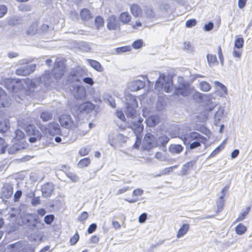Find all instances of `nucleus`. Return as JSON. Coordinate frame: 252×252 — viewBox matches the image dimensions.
<instances>
[{
  "mask_svg": "<svg viewBox=\"0 0 252 252\" xmlns=\"http://www.w3.org/2000/svg\"><path fill=\"white\" fill-rule=\"evenodd\" d=\"M180 138L186 145H188L190 149L192 150L201 146V143H204L206 138L197 132L181 134Z\"/></svg>",
  "mask_w": 252,
  "mask_h": 252,
  "instance_id": "obj_1",
  "label": "nucleus"
},
{
  "mask_svg": "<svg viewBox=\"0 0 252 252\" xmlns=\"http://www.w3.org/2000/svg\"><path fill=\"white\" fill-rule=\"evenodd\" d=\"M173 88L172 80L169 77H166L164 74H160L156 82L155 89L160 92L162 89L166 93L171 92Z\"/></svg>",
  "mask_w": 252,
  "mask_h": 252,
  "instance_id": "obj_2",
  "label": "nucleus"
},
{
  "mask_svg": "<svg viewBox=\"0 0 252 252\" xmlns=\"http://www.w3.org/2000/svg\"><path fill=\"white\" fill-rule=\"evenodd\" d=\"M22 223L30 229H34L39 222L37 216L33 214L27 213L21 216Z\"/></svg>",
  "mask_w": 252,
  "mask_h": 252,
  "instance_id": "obj_3",
  "label": "nucleus"
},
{
  "mask_svg": "<svg viewBox=\"0 0 252 252\" xmlns=\"http://www.w3.org/2000/svg\"><path fill=\"white\" fill-rule=\"evenodd\" d=\"M77 120L74 117L73 120L69 115L63 114L59 119V122L62 126L67 128L71 129L77 126Z\"/></svg>",
  "mask_w": 252,
  "mask_h": 252,
  "instance_id": "obj_4",
  "label": "nucleus"
},
{
  "mask_svg": "<svg viewBox=\"0 0 252 252\" xmlns=\"http://www.w3.org/2000/svg\"><path fill=\"white\" fill-rule=\"evenodd\" d=\"M125 142V137L121 133L115 134L113 132H110L108 135V142L114 148H115L117 145H121Z\"/></svg>",
  "mask_w": 252,
  "mask_h": 252,
  "instance_id": "obj_5",
  "label": "nucleus"
},
{
  "mask_svg": "<svg viewBox=\"0 0 252 252\" xmlns=\"http://www.w3.org/2000/svg\"><path fill=\"white\" fill-rule=\"evenodd\" d=\"M65 72V66L63 62L58 60L55 61L53 70L54 77L58 79L61 78L64 74Z\"/></svg>",
  "mask_w": 252,
  "mask_h": 252,
  "instance_id": "obj_6",
  "label": "nucleus"
},
{
  "mask_svg": "<svg viewBox=\"0 0 252 252\" xmlns=\"http://www.w3.org/2000/svg\"><path fill=\"white\" fill-rule=\"evenodd\" d=\"M194 88L190 84L184 86H177L175 89V94L177 95L187 96L193 93Z\"/></svg>",
  "mask_w": 252,
  "mask_h": 252,
  "instance_id": "obj_7",
  "label": "nucleus"
},
{
  "mask_svg": "<svg viewBox=\"0 0 252 252\" xmlns=\"http://www.w3.org/2000/svg\"><path fill=\"white\" fill-rule=\"evenodd\" d=\"M143 144L145 150H150L156 146V140L155 136L151 133H147L144 138Z\"/></svg>",
  "mask_w": 252,
  "mask_h": 252,
  "instance_id": "obj_8",
  "label": "nucleus"
},
{
  "mask_svg": "<svg viewBox=\"0 0 252 252\" xmlns=\"http://www.w3.org/2000/svg\"><path fill=\"white\" fill-rule=\"evenodd\" d=\"M35 64L21 66L16 70V73L18 75L27 76L33 72L35 70Z\"/></svg>",
  "mask_w": 252,
  "mask_h": 252,
  "instance_id": "obj_9",
  "label": "nucleus"
},
{
  "mask_svg": "<svg viewBox=\"0 0 252 252\" xmlns=\"http://www.w3.org/2000/svg\"><path fill=\"white\" fill-rule=\"evenodd\" d=\"M120 23L116 16L112 15L107 19V28L109 30H117L120 29Z\"/></svg>",
  "mask_w": 252,
  "mask_h": 252,
  "instance_id": "obj_10",
  "label": "nucleus"
},
{
  "mask_svg": "<svg viewBox=\"0 0 252 252\" xmlns=\"http://www.w3.org/2000/svg\"><path fill=\"white\" fill-rule=\"evenodd\" d=\"M4 84L6 89L10 92H16L19 82L18 80L13 78H7L4 80Z\"/></svg>",
  "mask_w": 252,
  "mask_h": 252,
  "instance_id": "obj_11",
  "label": "nucleus"
},
{
  "mask_svg": "<svg viewBox=\"0 0 252 252\" xmlns=\"http://www.w3.org/2000/svg\"><path fill=\"white\" fill-rule=\"evenodd\" d=\"M61 129L60 126L56 123H51L47 128H45V134H48L50 135L54 136L55 135L60 134Z\"/></svg>",
  "mask_w": 252,
  "mask_h": 252,
  "instance_id": "obj_12",
  "label": "nucleus"
},
{
  "mask_svg": "<svg viewBox=\"0 0 252 252\" xmlns=\"http://www.w3.org/2000/svg\"><path fill=\"white\" fill-rule=\"evenodd\" d=\"M54 191V185L52 183H47L42 186L41 191L43 197H50Z\"/></svg>",
  "mask_w": 252,
  "mask_h": 252,
  "instance_id": "obj_13",
  "label": "nucleus"
},
{
  "mask_svg": "<svg viewBox=\"0 0 252 252\" xmlns=\"http://www.w3.org/2000/svg\"><path fill=\"white\" fill-rule=\"evenodd\" d=\"M142 122L143 120L141 118H139L137 120H134L132 122L131 127L135 135H140L143 130L144 126Z\"/></svg>",
  "mask_w": 252,
  "mask_h": 252,
  "instance_id": "obj_14",
  "label": "nucleus"
},
{
  "mask_svg": "<svg viewBox=\"0 0 252 252\" xmlns=\"http://www.w3.org/2000/svg\"><path fill=\"white\" fill-rule=\"evenodd\" d=\"M145 86V83L144 81L137 79L129 83L128 88L132 92H136L143 89Z\"/></svg>",
  "mask_w": 252,
  "mask_h": 252,
  "instance_id": "obj_15",
  "label": "nucleus"
},
{
  "mask_svg": "<svg viewBox=\"0 0 252 252\" xmlns=\"http://www.w3.org/2000/svg\"><path fill=\"white\" fill-rule=\"evenodd\" d=\"M94 105L92 103L86 102L80 104L78 109L81 113H89L94 109Z\"/></svg>",
  "mask_w": 252,
  "mask_h": 252,
  "instance_id": "obj_16",
  "label": "nucleus"
},
{
  "mask_svg": "<svg viewBox=\"0 0 252 252\" xmlns=\"http://www.w3.org/2000/svg\"><path fill=\"white\" fill-rule=\"evenodd\" d=\"M227 191L226 187H224L221 191V195L220 196L219 199L217 200L216 204L217 206V212H220L222 211L223 209L224 205V197L225 195V192Z\"/></svg>",
  "mask_w": 252,
  "mask_h": 252,
  "instance_id": "obj_17",
  "label": "nucleus"
},
{
  "mask_svg": "<svg viewBox=\"0 0 252 252\" xmlns=\"http://www.w3.org/2000/svg\"><path fill=\"white\" fill-rule=\"evenodd\" d=\"M25 143L23 142H20V143H16L13 144L8 150L9 154H14L18 151L25 149Z\"/></svg>",
  "mask_w": 252,
  "mask_h": 252,
  "instance_id": "obj_18",
  "label": "nucleus"
},
{
  "mask_svg": "<svg viewBox=\"0 0 252 252\" xmlns=\"http://www.w3.org/2000/svg\"><path fill=\"white\" fill-rule=\"evenodd\" d=\"M74 95L76 99H83L86 95V90L84 87L81 86H76L74 88Z\"/></svg>",
  "mask_w": 252,
  "mask_h": 252,
  "instance_id": "obj_19",
  "label": "nucleus"
},
{
  "mask_svg": "<svg viewBox=\"0 0 252 252\" xmlns=\"http://www.w3.org/2000/svg\"><path fill=\"white\" fill-rule=\"evenodd\" d=\"M130 11L135 17H139L141 16L142 14V10L137 4H133L130 6Z\"/></svg>",
  "mask_w": 252,
  "mask_h": 252,
  "instance_id": "obj_20",
  "label": "nucleus"
},
{
  "mask_svg": "<svg viewBox=\"0 0 252 252\" xmlns=\"http://www.w3.org/2000/svg\"><path fill=\"white\" fill-rule=\"evenodd\" d=\"M126 106H138L137 100L134 96L130 94L126 95Z\"/></svg>",
  "mask_w": 252,
  "mask_h": 252,
  "instance_id": "obj_21",
  "label": "nucleus"
},
{
  "mask_svg": "<svg viewBox=\"0 0 252 252\" xmlns=\"http://www.w3.org/2000/svg\"><path fill=\"white\" fill-rule=\"evenodd\" d=\"M159 121V118L158 115H152L146 119L147 125L150 127H153L157 125Z\"/></svg>",
  "mask_w": 252,
  "mask_h": 252,
  "instance_id": "obj_22",
  "label": "nucleus"
},
{
  "mask_svg": "<svg viewBox=\"0 0 252 252\" xmlns=\"http://www.w3.org/2000/svg\"><path fill=\"white\" fill-rule=\"evenodd\" d=\"M86 62L91 67L97 71L102 72L103 70L102 66L97 61L92 59H87Z\"/></svg>",
  "mask_w": 252,
  "mask_h": 252,
  "instance_id": "obj_23",
  "label": "nucleus"
},
{
  "mask_svg": "<svg viewBox=\"0 0 252 252\" xmlns=\"http://www.w3.org/2000/svg\"><path fill=\"white\" fill-rule=\"evenodd\" d=\"M80 16L82 20L84 21H88L93 18L90 10L86 8L83 9L81 10Z\"/></svg>",
  "mask_w": 252,
  "mask_h": 252,
  "instance_id": "obj_24",
  "label": "nucleus"
},
{
  "mask_svg": "<svg viewBox=\"0 0 252 252\" xmlns=\"http://www.w3.org/2000/svg\"><path fill=\"white\" fill-rule=\"evenodd\" d=\"M13 194V187L10 185L5 186L2 189V194L6 198H9Z\"/></svg>",
  "mask_w": 252,
  "mask_h": 252,
  "instance_id": "obj_25",
  "label": "nucleus"
},
{
  "mask_svg": "<svg viewBox=\"0 0 252 252\" xmlns=\"http://www.w3.org/2000/svg\"><path fill=\"white\" fill-rule=\"evenodd\" d=\"M183 147L180 144H171L169 147V151L173 154H178L183 150Z\"/></svg>",
  "mask_w": 252,
  "mask_h": 252,
  "instance_id": "obj_26",
  "label": "nucleus"
},
{
  "mask_svg": "<svg viewBox=\"0 0 252 252\" xmlns=\"http://www.w3.org/2000/svg\"><path fill=\"white\" fill-rule=\"evenodd\" d=\"M189 225L188 223L184 224L179 229L176 237L178 238L183 237L189 231Z\"/></svg>",
  "mask_w": 252,
  "mask_h": 252,
  "instance_id": "obj_27",
  "label": "nucleus"
},
{
  "mask_svg": "<svg viewBox=\"0 0 252 252\" xmlns=\"http://www.w3.org/2000/svg\"><path fill=\"white\" fill-rule=\"evenodd\" d=\"M25 131L27 135L29 136L34 135V134L36 133H41L38 129L35 127V126L33 124H29L27 125L25 127Z\"/></svg>",
  "mask_w": 252,
  "mask_h": 252,
  "instance_id": "obj_28",
  "label": "nucleus"
},
{
  "mask_svg": "<svg viewBox=\"0 0 252 252\" xmlns=\"http://www.w3.org/2000/svg\"><path fill=\"white\" fill-rule=\"evenodd\" d=\"M131 17L127 12H124L119 16V21L123 24H128L131 20Z\"/></svg>",
  "mask_w": 252,
  "mask_h": 252,
  "instance_id": "obj_29",
  "label": "nucleus"
},
{
  "mask_svg": "<svg viewBox=\"0 0 252 252\" xmlns=\"http://www.w3.org/2000/svg\"><path fill=\"white\" fill-rule=\"evenodd\" d=\"M169 141V138L167 136H161L156 140V147H164Z\"/></svg>",
  "mask_w": 252,
  "mask_h": 252,
  "instance_id": "obj_30",
  "label": "nucleus"
},
{
  "mask_svg": "<svg viewBox=\"0 0 252 252\" xmlns=\"http://www.w3.org/2000/svg\"><path fill=\"white\" fill-rule=\"evenodd\" d=\"M224 116V109L223 108L220 107L218 110L215 114V124L218 126L221 120V118Z\"/></svg>",
  "mask_w": 252,
  "mask_h": 252,
  "instance_id": "obj_31",
  "label": "nucleus"
},
{
  "mask_svg": "<svg viewBox=\"0 0 252 252\" xmlns=\"http://www.w3.org/2000/svg\"><path fill=\"white\" fill-rule=\"evenodd\" d=\"M138 106H126L125 113L126 115L129 117H133L136 114V111L135 108Z\"/></svg>",
  "mask_w": 252,
  "mask_h": 252,
  "instance_id": "obj_32",
  "label": "nucleus"
},
{
  "mask_svg": "<svg viewBox=\"0 0 252 252\" xmlns=\"http://www.w3.org/2000/svg\"><path fill=\"white\" fill-rule=\"evenodd\" d=\"M207 62L209 66L212 67L215 64H217L218 62L217 61V57L216 55L212 54H208L207 55Z\"/></svg>",
  "mask_w": 252,
  "mask_h": 252,
  "instance_id": "obj_33",
  "label": "nucleus"
},
{
  "mask_svg": "<svg viewBox=\"0 0 252 252\" xmlns=\"http://www.w3.org/2000/svg\"><path fill=\"white\" fill-rule=\"evenodd\" d=\"M178 167V165H175L171 167H167L165 168H164L163 170L161 171L159 174H157L156 175V177H160L162 175H164L166 174H169L171 172H172L174 169L177 168Z\"/></svg>",
  "mask_w": 252,
  "mask_h": 252,
  "instance_id": "obj_34",
  "label": "nucleus"
},
{
  "mask_svg": "<svg viewBox=\"0 0 252 252\" xmlns=\"http://www.w3.org/2000/svg\"><path fill=\"white\" fill-rule=\"evenodd\" d=\"M9 123L6 121L3 120L0 122V132L2 134L5 133L9 128Z\"/></svg>",
  "mask_w": 252,
  "mask_h": 252,
  "instance_id": "obj_35",
  "label": "nucleus"
},
{
  "mask_svg": "<svg viewBox=\"0 0 252 252\" xmlns=\"http://www.w3.org/2000/svg\"><path fill=\"white\" fill-rule=\"evenodd\" d=\"M25 136L26 135L24 132L21 130L18 129L15 131V136L14 137V139L16 141H21V142H23L22 141L24 139Z\"/></svg>",
  "mask_w": 252,
  "mask_h": 252,
  "instance_id": "obj_36",
  "label": "nucleus"
},
{
  "mask_svg": "<svg viewBox=\"0 0 252 252\" xmlns=\"http://www.w3.org/2000/svg\"><path fill=\"white\" fill-rule=\"evenodd\" d=\"M29 197L32 198L31 200V204L32 206H36L40 204V200L39 196L35 197L34 192H32L29 194Z\"/></svg>",
  "mask_w": 252,
  "mask_h": 252,
  "instance_id": "obj_37",
  "label": "nucleus"
},
{
  "mask_svg": "<svg viewBox=\"0 0 252 252\" xmlns=\"http://www.w3.org/2000/svg\"><path fill=\"white\" fill-rule=\"evenodd\" d=\"M247 230V227L242 223H239L235 227V231L238 235L243 234Z\"/></svg>",
  "mask_w": 252,
  "mask_h": 252,
  "instance_id": "obj_38",
  "label": "nucleus"
},
{
  "mask_svg": "<svg viewBox=\"0 0 252 252\" xmlns=\"http://www.w3.org/2000/svg\"><path fill=\"white\" fill-rule=\"evenodd\" d=\"M52 118V114L48 111H43L40 114V118L44 122L51 120Z\"/></svg>",
  "mask_w": 252,
  "mask_h": 252,
  "instance_id": "obj_39",
  "label": "nucleus"
},
{
  "mask_svg": "<svg viewBox=\"0 0 252 252\" xmlns=\"http://www.w3.org/2000/svg\"><path fill=\"white\" fill-rule=\"evenodd\" d=\"M38 25L36 22L33 23L29 27L27 33L30 35L35 34L37 31Z\"/></svg>",
  "mask_w": 252,
  "mask_h": 252,
  "instance_id": "obj_40",
  "label": "nucleus"
},
{
  "mask_svg": "<svg viewBox=\"0 0 252 252\" xmlns=\"http://www.w3.org/2000/svg\"><path fill=\"white\" fill-rule=\"evenodd\" d=\"M144 14L146 15L147 17L149 19H151L155 17V13L150 7H145L144 9Z\"/></svg>",
  "mask_w": 252,
  "mask_h": 252,
  "instance_id": "obj_41",
  "label": "nucleus"
},
{
  "mask_svg": "<svg viewBox=\"0 0 252 252\" xmlns=\"http://www.w3.org/2000/svg\"><path fill=\"white\" fill-rule=\"evenodd\" d=\"M154 157L160 161H165L167 159V156L166 154L161 152H157L155 154Z\"/></svg>",
  "mask_w": 252,
  "mask_h": 252,
  "instance_id": "obj_42",
  "label": "nucleus"
},
{
  "mask_svg": "<svg viewBox=\"0 0 252 252\" xmlns=\"http://www.w3.org/2000/svg\"><path fill=\"white\" fill-rule=\"evenodd\" d=\"M200 89L204 92H208L210 90L211 87L210 84L205 81H201L199 83Z\"/></svg>",
  "mask_w": 252,
  "mask_h": 252,
  "instance_id": "obj_43",
  "label": "nucleus"
},
{
  "mask_svg": "<svg viewBox=\"0 0 252 252\" xmlns=\"http://www.w3.org/2000/svg\"><path fill=\"white\" fill-rule=\"evenodd\" d=\"M82 71L80 68L72 69L70 72V75L73 77H80L82 75Z\"/></svg>",
  "mask_w": 252,
  "mask_h": 252,
  "instance_id": "obj_44",
  "label": "nucleus"
},
{
  "mask_svg": "<svg viewBox=\"0 0 252 252\" xmlns=\"http://www.w3.org/2000/svg\"><path fill=\"white\" fill-rule=\"evenodd\" d=\"M90 163L89 158H84L80 160L78 163V166L80 168H84L88 166Z\"/></svg>",
  "mask_w": 252,
  "mask_h": 252,
  "instance_id": "obj_45",
  "label": "nucleus"
},
{
  "mask_svg": "<svg viewBox=\"0 0 252 252\" xmlns=\"http://www.w3.org/2000/svg\"><path fill=\"white\" fill-rule=\"evenodd\" d=\"M251 210V207H248L246 210L244 211V212L241 213L238 217V218H237V221H242L243 220L245 219V217L248 215V214H249L250 211Z\"/></svg>",
  "mask_w": 252,
  "mask_h": 252,
  "instance_id": "obj_46",
  "label": "nucleus"
},
{
  "mask_svg": "<svg viewBox=\"0 0 252 252\" xmlns=\"http://www.w3.org/2000/svg\"><path fill=\"white\" fill-rule=\"evenodd\" d=\"M55 219V216L53 214L47 215L44 217V221L46 224L50 225Z\"/></svg>",
  "mask_w": 252,
  "mask_h": 252,
  "instance_id": "obj_47",
  "label": "nucleus"
},
{
  "mask_svg": "<svg viewBox=\"0 0 252 252\" xmlns=\"http://www.w3.org/2000/svg\"><path fill=\"white\" fill-rule=\"evenodd\" d=\"M20 22V19L17 17H12L10 18L8 21L9 25L13 26L18 25Z\"/></svg>",
  "mask_w": 252,
  "mask_h": 252,
  "instance_id": "obj_48",
  "label": "nucleus"
},
{
  "mask_svg": "<svg viewBox=\"0 0 252 252\" xmlns=\"http://www.w3.org/2000/svg\"><path fill=\"white\" fill-rule=\"evenodd\" d=\"M65 174L66 176L73 182H76L79 180L78 176L72 172H65Z\"/></svg>",
  "mask_w": 252,
  "mask_h": 252,
  "instance_id": "obj_49",
  "label": "nucleus"
},
{
  "mask_svg": "<svg viewBox=\"0 0 252 252\" xmlns=\"http://www.w3.org/2000/svg\"><path fill=\"white\" fill-rule=\"evenodd\" d=\"M244 45V39L243 38H237L234 43L235 47L240 49L243 47Z\"/></svg>",
  "mask_w": 252,
  "mask_h": 252,
  "instance_id": "obj_50",
  "label": "nucleus"
},
{
  "mask_svg": "<svg viewBox=\"0 0 252 252\" xmlns=\"http://www.w3.org/2000/svg\"><path fill=\"white\" fill-rule=\"evenodd\" d=\"M7 144L4 140L0 137V154H4L6 151Z\"/></svg>",
  "mask_w": 252,
  "mask_h": 252,
  "instance_id": "obj_51",
  "label": "nucleus"
},
{
  "mask_svg": "<svg viewBox=\"0 0 252 252\" xmlns=\"http://www.w3.org/2000/svg\"><path fill=\"white\" fill-rule=\"evenodd\" d=\"M95 26L98 29L100 27L103 25L104 20L100 16H97L95 19Z\"/></svg>",
  "mask_w": 252,
  "mask_h": 252,
  "instance_id": "obj_52",
  "label": "nucleus"
},
{
  "mask_svg": "<svg viewBox=\"0 0 252 252\" xmlns=\"http://www.w3.org/2000/svg\"><path fill=\"white\" fill-rule=\"evenodd\" d=\"M131 48L129 46H124L118 47L116 49V52L117 54H121L122 53L130 51Z\"/></svg>",
  "mask_w": 252,
  "mask_h": 252,
  "instance_id": "obj_53",
  "label": "nucleus"
},
{
  "mask_svg": "<svg viewBox=\"0 0 252 252\" xmlns=\"http://www.w3.org/2000/svg\"><path fill=\"white\" fill-rule=\"evenodd\" d=\"M42 137V134L41 133H36V134H34V135L32 136L29 138V141L31 143H35L37 140H40Z\"/></svg>",
  "mask_w": 252,
  "mask_h": 252,
  "instance_id": "obj_54",
  "label": "nucleus"
},
{
  "mask_svg": "<svg viewBox=\"0 0 252 252\" xmlns=\"http://www.w3.org/2000/svg\"><path fill=\"white\" fill-rule=\"evenodd\" d=\"M143 44V41L141 39H138L133 42L132 47L134 49H138L142 47Z\"/></svg>",
  "mask_w": 252,
  "mask_h": 252,
  "instance_id": "obj_55",
  "label": "nucleus"
},
{
  "mask_svg": "<svg viewBox=\"0 0 252 252\" xmlns=\"http://www.w3.org/2000/svg\"><path fill=\"white\" fill-rule=\"evenodd\" d=\"M7 7L4 5H0V18L3 17L7 12Z\"/></svg>",
  "mask_w": 252,
  "mask_h": 252,
  "instance_id": "obj_56",
  "label": "nucleus"
},
{
  "mask_svg": "<svg viewBox=\"0 0 252 252\" xmlns=\"http://www.w3.org/2000/svg\"><path fill=\"white\" fill-rule=\"evenodd\" d=\"M88 213L87 212L84 211L78 217V220L80 222H83L88 218Z\"/></svg>",
  "mask_w": 252,
  "mask_h": 252,
  "instance_id": "obj_57",
  "label": "nucleus"
},
{
  "mask_svg": "<svg viewBox=\"0 0 252 252\" xmlns=\"http://www.w3.org/2000/svg\"><path fill=\"white\" fill-rule=\"evenodd\" d=\"M79 239V234L76 232L74 236L70 238V243L71 245H74L78 242Z\"/></svg>",
  "mask_w": 252,
  "mask_h": 252,
  "instance_id": "obj_58",
  "label": "nucleus"
},
{
  "mask_svg": "<svg viewBox=\"0 0 252 252\" xmlns=\"http://www.w3.org/2000/svg\"><path fill=\"white\" fill-rule=\"evenodd\" d=\"M222 148L221 146H219L217 147L210 154V155L208 157V158H212L216 156L218 154H219L220 151L221 150Z\"/></svg>",
  "mask_w": 252,
  "mask_h": 252,
  "instance_id": "obj_59",
  "label": "nucleus"
},
{
  "mask_svg": "<svg viewBox=\"0 0 252 252\" xmlns=\"http://www.w3.org/2000/svg\"><path fill=\"white\" fill-rule=\"evenodd\" d=\"M196 24V21L194 19L188 20L186 22V26L188 28H191L193 26H194Z\"/></svg>",
  "mask_w": 252,
  "mask_h": 252,
  "instance_id": "obj_60",
  "label": "nucleus"
},
{
  "mask_svg": "<svg viewBox=\"0 0 252 252\" xmlns=\"http://www.w3.org/2000/svg\"><path fill=\"white\" fill-rule=\"evenodd\" d=\"M177 82L178 83L177 86H181L182 85L184 86L189 84L188 82L185 81L184 78L183 77L181 76L178 77Z\"/></svg>",
  "mask_w": 252,
  "mask_h": 252,
  "instance_id": "obj_61",
  "label": "nucleus"
},
{
  "mask_svg": "<svg viewBox=\"0 0 252 252\" xmlns=\"http://www.w3.org/2000/svg\"><path fill=\"white\" fill-rule=\"evenodd\" d=\"M214 84L216 86H218V87H220L221 91H223L224 93H227V90L226 87L224 85H223L222 84H221L220 82L216 81H215Z\"/></svg>",
  "mask_w": 252,
  "mask_h": 252,
  "instance_id": "obj_62",
  "label": "nucleus"
},
{
  "mask_svg": "<svg viewBox=\"0 0 252 252\" xmlns=\"http://www.w3.org/2000/svg\"><path fill=\"white\" fill-rule=\"evenodd\" d=\"M69 17L73 21L78 19V15L75 11H71L69 14Z\"/></svg>",
  "mask_w": 252,
  "mask_h": 252,
  "instance_id": "obj_63",
  "label": "nucleus"
},
{
  "mask_svg": "<svg viewBox=\"0 0 252 252\" xmlns=\"http://www.w3.org/2000/svg\"><path fill=\"white\" fill-rule=\"evenodd\" d=\"M96 227H97V225L96 223H94L91 224L89 226V227L88 229V233L91 234V233H93L96 229Z\"/></svg>",
  "mask_w": 252,
  "mask_h": 252,
  "instance_id": "obj_64",
  "label": "nucleus"
}]
</instances>
